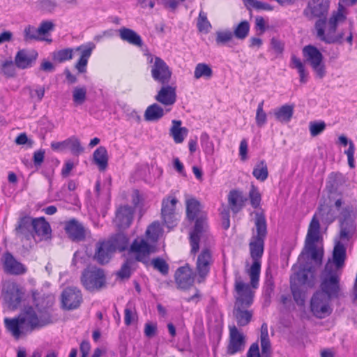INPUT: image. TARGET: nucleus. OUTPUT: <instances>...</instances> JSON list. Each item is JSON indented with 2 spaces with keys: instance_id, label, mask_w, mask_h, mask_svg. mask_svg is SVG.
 Segmentation results:
<instances>
[{
  "instance_id": "nucleus-1",
  "label": "nucleus",
  "mask_w": 357,
  "mask_h": 357,
  "mask_svg": "<svg viewBox=\"0 0 357 357\" xmlns=\"http://www.w3.org/2000/svg\"><path fill=\"white\" fill-rule=\"evenodd\" d=\"M329 7V0H310L303 11L307 20L317 19L314 23L315 36L326 44L337 42L342 38V34L336 35L335 31L347 19L345 8L340 4L327 19Z\"/></svg>"
},
{
  "instance_id": "nucleus-2",
  "label": "nucleus",
  "mask_w": 357,
  "mask_h": 357,
  "mask_svg": "<svg viewBox=\"0 0 357 357\" xmlns=\"http://www.w3.org/2000/svg\"><path fill=\"white\" fill-rule=\"evenodd\" d=\"M53 322L50 310L40 308L38 305H25L17 316L4 319L6 329L17 340Z\"/></svg>"
},
{
  "instance_id": "nucleus-3",
  "label": "nucleus",
  "mask_w": 357,
  "mask_h": 357,
  "mask_svg": "<svg viewBox=\"0 0 357 357\" xmlns=\"http://www.w3.org/2000/svg\"><path fill=\"white\" fill-rule=\"evenodd\" d=\"M234 290L235 303L233 310V316L238 326H245L251 321L252 311L248 310L253 302L254 293L249 284L244 283L240 276H236Z\"/></svg>"
},
{
  "instance_id": "nucleus-4",
  "label": "nucleus",
  "mask_w": 357,
  "mask_h": 357,
  "mask_svg": "<svg viewBox=\"0 0 357 357\" xmlns=\"http://www.w3.org/2000/svg\"><path fill=\"white\" fill-rule=\"evenodd\" d=\"M320 224L319 220L314 216L309 225L305 241V247L301 252L299 259L305 255L310 254V258L315 264L321 265L324 256V250L316 245L320 238Z\"/></svg>"
},
{
  "instance_id": "nucleus-5",
  "label": "nucleus",
  "mask_w": 357,
  "mask_h": 357,
  "mask_svg": "<svg viewBox=\"0 0 357 357\" xmlns=\"http://www.w3.org/2000/svg\"><path fill=\"white\" fill-rule=\"evenodd\" d=\"M340 274L338 271L334 268L331 259H328L320 275V291L331 298H337L340 289Z\"/></svg>"
},
{
  "instance_id": "nucleus-6",
  "label": "nucleus",
  "mask_w": 357,
  "mask_h": 357,
  "mask_svg": "<svg viewBox=\"0 0 357 357\" xmlns=\"http://www.w3.org/2000/svg\"><path fill=\"white\" fill-rule=\"evenodd\" d=\"M265 241L250 240L249 249L253 263L249 270L250 284L253 288H257L259 280L261 271V258L264 253Z\"/></svg>"
},
{
  "instance_id": "nucleus-7",
  "label": "nucleus",
  "mask_w": 357,
  "mask_h": 357,
  "mask_svg": "<svg viewBox=\"0 0 357 357\" xmlns=\"http://www.w3.org/2000/svg\"><path fill=\"white\" fill-rule=\"evenodd\" d=\"M146 61L150 64L151 77L154 81L161 85L169 83L172 70L165 61L160 57L150 53L146 54Z\"/></svg>"
},
{
  "instance_id": "nucleus-8",
  "label": "nucleus",
  "mask_w": 357,
  "mask_h": 357,
  "mask_svg": "<svg viewBox=\"0 0 357 357\" xmlns=\"http://www.w3.org/2000/svg\"><path fill=\"white\" fill-rule=\"evenodd\" d=\"M81 281L89 291H98L106 284V277L103 269L92 267L85 269L82 274Z\"/></svg>"
},
{
  "instance_id": "nucleus-9",
  "label": "nucleus",
  "mask_w": 357,
  "mask_h": 357,
  "mask_svg": "<svg viewBox=\"0 0 357 357\" xmlns=\"http://www.w3.org/2000/svg\"><path fill=\"white\" fill-rule=\"evenodd\" d=\"M24 289L15 282H8L3 287L1 296L7 307L11 310H17L24 297Z\"/></svg>"
},
{
  "instance_id": "nucleus-10",
  "label": "nucleus",
  "mask_w": 357,
  "mask_h": 357,
  "mask_svg": "<svg viewBox=\"0 0 357 357\" xmlns=\"http://www.w3.org/2000/svg\"><path fill=\"white\" fill-rule=\"evenodd\" d=\"M302 52L306 61L310 64L317 77L319 79L323 78L326 75V69L321 52L317 47L312 45H305Z\"/></svg>"
},
{
  "instance_id": "nucleus-11",
  "label": "nucleus",
  "mask_w": 357,
  "mask_h": 357,
  "mask_svg": "<svg viewBox=\"0 0 357 357\" xmlns=\"http://www.w3.org/2000/svg\"><path fill=\"white\" fill-rule=\"evenodd\" d=\"M154 252V247L149 244L144 238H136L128 249L130 254H133L137 261L146 265L149 264V256Z\"/></svg>"
},
{
  "instance_id": "nucleus-12",
  "label": "nucleus",
  "mask_w": 357,
  "mask_h": 357,
  "mask_svg": "<svg viewBox=\"0 0 357 357\" xmlns=\"http://www.w3.org/2000/svg\"><path fill=\"white\" fill-rule=\"evenodd\" d=\"M207 223L203 215L197 218L193 230L190 233V252L195 255L199 250V242L203 238H208Z\"/></svg>"
},
{
  "instance_id": "nucleus-13",
  "label": "nucleus",
  "mask_w": 357,
  "mask_h": 357,
  "mask_svg": "<svg viewBox=\"0 0 357 357\" xmlns=\"http://www.w3.org/2000/svg\"><path fill=\"white\" fill-rule=\"evenodd\" d=\"M214 259L212 252L208 248L202 250L198 255L196 261V272L198 275V282H204L210 272Z\"/></svg>"
},
{
  "instance_id": "nucleus-14",
  "label": "nucleus",
  "mask_w": 357,
  "mask_h": 357,
  "mask_svg": "<svg viewBox=\"0 0 357 357\" xmlns=\"http://www.w3.org/2000/svg\"><path fill=\"white\" fill-rule=\"evenodd\" d=\"M331 298L323 292L317 291L310 301V309L313 314L321 319L329 314L331 313L329 302Z\"/></svg>"
},
{
  "instance_id": "nucleus-15",
  "label": "nucleus",
  "mask_w": 357,
  "mask_h": 357,
  "mask_svg": "<svg viewBox=\"0 0 357 357\" xmlns=\"http://www.w3.org/2000/svg\"><path fill=\"white\" fill-rule=\"evenodd\" d=\"M82 301L81 291L75 287L65 288L61 294V306L66 310H73L78 308Z\"/></svg>"
},
{
  "instance_id": "nucleus-16",
  "label": "nucleus",
  "mask_w": 357,
  "mask_h": 357,
  "mask_svg": "<svg viewBox=\"0 0 357 357\" xmlns=\"http://www.w3.org/2000/svg\"><path fill=\"white\" fill-rule=\"evenodd\" d=\"M178 200L174 197H167L162 199L161 215L163 222L169 228L175 227L177 224V214L176 213V205Z\"/></svg>"
},
{
  "instance_id": "nucleus-17",
  "label": "nucleus",
  "mask_w": 357,
  "mask_h": 357,
  "mask_svg": "<svg viewBox=\"0 0 357 357\" xmlns=\"http://www.w3.org/2000/svg\"><path fill=\"white\" fill-rule=\"evenodd\" d=\"M342 215L343 220L341 222L340 237L342 239L349 240L356 231V213L352 208L347 207L344 208Z\"/></svg>"
},
{
  "instance_id": "nucleus-18",
  "label": "nucleus",
  "mask_w": 357,
  "mask_h": 357,
  "mask_svg": "<svg viewBox=\"0 0 357 357\" xmlns=\"http://www.w3.org/2000/svg\"><path fill=\"white\" fill-rule=\"evenodd\" d=\"M64 229L69 238L75 242L83 241L90 235V231L75 218L65 222Z\"/></svg>"
},
{
  "instance_id": "nucleus-19",
  "label": "nucleus",
  "mask_w": 357,
  "mask_h": 357,
  "mask_svg": "<svg viewBox=\"0 0 357 357\" xmlns=\"http://www.w3.org/2000/svg\"><path fill=\"white\" fill-rule=\"evenodd\" d=\"M1 261L3 265V271L9 275H20L26 273L27 268L21 262L17 261L9 252L3 254Z\"/></svg>"
},
{
  "instance_id": "nucleus-20",
  "label": "nucleus",
  "mask_w": 357,
  "mask_h": 357,
  "mask_svg": "<svg viewBox=\"0 0 357 357\" xmlns=\"http://www.w3.org/2000/svg\"><path fill=\"white\" fill-rule=\"evenodd\" d=\"M111 245L106 241L96 243L93 259L100 265H105L109 262L113 254Z\"/></svg>"
},
{
  "instance_id": "nucleus-21",
  "label": "nucleus",
  "mask_w": 357,
  "mask_h": 357,
  "mask_svg": "<svg viewBox=\"0 0 357 357\" xmlns=\"http://www.w3.org/2000/svg\"><path fill=\"white\" fill-rule=\"evenodd\" d=\"M134 208L128 205L121 206L116 211L114 223L119 229L129 227L133 220Z\"/></svg>"
},
{
  "instance_id": "nucleus-22",
  "label": "nucleus",
  "mask_w": 357,
  "mask_h": 357,
  "mask_svg": "<svg viewBox=\"0 0 357 357\" xmlns=\"http://www.w3.org/2000/svg\"><path fill=\"white\" fill-rule=\"evenodd\" d=\"M244 336L235 326L229 327V342L227 346V354L233 355L241 351L244 347Z\"/></svg>"
},
{
  "instance_id": "nucleus-23",
  "label": "nucleus",
  "mask_w": 357,
  "mask_h": 357,
  "mask_svg": "<svg viewBox=\"0 0 357 357\" xmlns=\"http://www.w3.org/2000/svg\"><path fill=\"white\" fill-rule=\"evenodd\" d=\"M155 99L165 107L173 105L176 101V87L169 84L162 85Z\"/></svg>"
},
{
  "instance_id": "nucleus-24",
  "label": "nucleus",
  "mask_w": 357,
  "mask_h": 357,
  "mask_svg": "<svg viewBox=\"0 0 357 357\" xmlns=\"http://www.w3.org/2000/svg\"><path fill=\"white\" fill-rule=\"evenodd\" d=\"M175 280L180 289H187L191 287L194 282V278L190 266L187 265L179 267L175 273Z\"/></svg>"
},
{
  "instance_id": "nucleus-25",
  "label": "nucleus",
  "mask_w": 357,
  "mask_h": 357,
  "mask_svg": "<svg viewBox=\"0 0 357 357\" xmlns=\"http://www.w3.org/2000/svg\"><path fill=\"white\" fill-rule=\"evenodd\" d=\"M38 57V53L35 50L22 49L19 50L15 57V63L20 69L31 67Z\"/></svg>"
},
{
  "instance_id": "nucleus-26",
  "label": "nucleus",
  "mask_w": 357,
  "mask_h": 357,
  "mask_svg": "<svg viewBox=\"0 0 357 357\" xmlns=\"http://www.w3.org/2000/svg\"><path fill=\"white\" fill-rule=\"evenodd\" d=\"M267 234V223L265 215L261 213H257L255 218V229H252L250 239L265 241Z\"/></svg>"
},
{
  "instance_id": "nucleus-27",
  "label": "nucleus",
  "mask_w": 357,
  "mask_h": 357,
  "mask_svg": "<svg viewBox=\"0 0 357 357\" xmlns=\"http://www.w3.org/2000/svg\"><path fill=\"white\" fill-rule=\"evenodd\" d=\"M94 47L95 45L93 43H89L86 45L79 46L75 49V51L81 52L80 57L75 64V68L79 73H83L86 71L88 60Z\"/></svg>"
},
{
  "instance_id": "nucleus-28",
  "label": "nucleus",
  "mask_w": 357,
  "mask_h": 357,
  "mask_svg": "<svg viewBox=\"0 0 357 357\" xmlns=\"http://www.w3.org/2000/svg\"><path fill=\"white\" fill-rule=\"evenodd\" d=\"M33 218L29 216H24L21 218L18 224L15 227L16 234L20 238H24L26 240H29L31 237H33Z\"/></svg>"
},
{
  "instance_id": "nucleus-29",
  "label": "nucleus",
  "mask_w": 357,
  "mask_h": 357,
  "mask_svg": "<svg viewBox=\"0 0 357 357\" xmlns=\"http://www.w3.org/2000/svg\"><path fill=\"white\" fill-rule=\"evenodd\" d=\"M228 205L233 213H238L244 206L247 198L243 195V192L238 190H231L228 196Z\"/></svg>"
},
{
  "instance_id": "nucleus-30",
  "label": "nucleus",
  "mask_w": 357,
  "mask_h": 357,
  "mask_svg": "<svg viewBox=\"0 0 357 357\" xmlns=\"http://www.w3.org/2000/svg\"><path fill=\"white\" fill-rule=\"evenodd\" d=\"M33 234L40 236L42 238H50L51 236V227L43 217L33 218Z\"/></svg>"
},
{
  "instance_id": "nucleus-31",
  "label": "nucleus",
  "mask_w": 357,
  "mask_h": 357,
  "mask_svg": "<svg viewBox=\"0 0 357 357\" xmlns=\"http://www.w3.org/2000/svg\"><path fill=\"white\" fill-rule=\"evenodd\" d=\"M119 33L120 38L128 43L129 44L141 47L143 45V41L141 36L134 30L122 27L119 29Z\"/></svg>"
},
{
  "instance_id": "nucleus-32",
  "label": "nucleus",
  "mask_w": 357,
  "mask_h": 357,
  "mask_svg": "<svg viewBox=\"0 0 357 357\" xmlns=\"http://www.w3.org/2000/svg\"><path fill=\"white\" fill-rule=\"evenodd\" d=\"M172 124L169 135L172 137L175 143H182L188 134V128L181 127L182 122L180 120H172Z\"/></svg>"
},
{
  "instance_id": "nucleus-33",
  "label": "nucleus",
  "mask_w": 357,
  "mask_h": 357,
  "mask_svg": "<svg viewBox=\"0 0 357 357\" xmlns=\"http://www.w3.org/2000/svg\"><path fill=\"white\" fill-rule=\"evenodd\" d=\"M345 259L346 248L342 243L337 241L333 251V261L331 260V261L334 265V268L338 271L344 266Z\"/></svg>"
},
{
  "instance_id": "nucleus-34",
  "label": "nucleus",
  "mask_w": 357,
  "mask_h": 357,
  "mask_svg": "<svg viewBox=\"0 0 357 357\" xmlns=\"http://www.w3.org/2000/svg\"><path fill=\"white\" fill-rule=\"evenodd\" d=\"M294 108V105L286 104L275 109L273 114L275 119L282 123H289L293 116Z\"/></svg>"
},
{
  "instance_id": "nucleus-35",
  "label": "nucleus",
  "mask_w": 357,
  "mask_h": 357,
  "mask_svg": "<svg viewBox=\"0 0 357 357\" xmlns=\"http://www.w3.org/2000/svg\"><path fill=\"white\" fill-rule=\"evenodd\" d=\"M169 111L170 109H167L165 111L161 106L157 103H153L146 108L144 112V119L146 121H157L163 117L165 112Z\"/></svg>"
},
{
  "instance_id": "nucleus-36",
  "label": "nucleus",
  "mask_w": 357,
  "mask_h": 357,
  "mask_svg": "<svg viewBox=\"0 0 357 357\" xmlns=\"http://www.w3.org/2000/svg\"><path fill=\"white\" fill-rule=\"evenodd\" d=\"M94 163L100 171H105L108 165L107 151L104 146H99L93 154Z\"/></svg>"
},
{
  "instance_id": "nucleus-37",
  "label": "nucleus",
  "mask_w": 357,
  "mask_h": 357,
  "mask_svg": "<svg viewBox=\"0 0 357 357\" xmlns=\"http://www.w3.org/2000/svg\"><path fill=\"white\" fill-rule=\"evenodd\" d=\"M108 242L112 247V250L114 252L116 250H119L120 252L125 251L128 248V238L123 234H117L115 236H114L112 239L106 241Z\"/></svg>"
},
{
  "instance_id": "nucleus-38",
  "label": "nucleus",
  "mask_w": 357,
  "mask_h": 357,
  "mask_svg": "<svg viewBox=\"0 0 357 357\" xmlns=\"http://www.w3.org/2000/svg\"><path fill=\"white\" fill-rule=\"evenodd\" d=\"M314 271L312 267L303 268L296 273V279L302 284H307L309 287L314 285Z\"/></svg>"
},
{
  "instance_id": "nucleus-39",
  "label": "nucleus",
  "mask_w": 357,
  "mask_h": 357,
  "mask_svg": "<svg viewBox=\"0 0 357 357\" xmlns=\"http://www.w3.org/2000/svg\"><path fill=\"white\" fill-rule=\"evenodd\" d=\"M352 29V24L351 23H347V20H345V22L343 24L340 25L335 31V34L339 35L342 34V38L335 43H331L330 44H342L343 43L344 38L346 36V41L349 43L350 45H352L353 42V34L351 31Z\"/></svg>"
},
{
  "instance_id": "nucleus-40",
  "label": "nucleus",
  "mask_w": 357,
  "mask_h": 357,
  "mask_svg": "<svg viewBox=\"0 0 357 357\" xmlns=\"http://www.w3.org/2000/svg\"><path fill=\"white\" fill-rule=\"evenodd\" d=\"M261 356L269 357L271 354V342L268 337V326L267 324L264 323L261 327Z\"/></svg>"
},
{
  "instance_id": "nucleus-41",
  "label": "nucleus",
  "mask_w": 357,
  "mask_h": 357,
  "mask_svg": "<svg viewBox=\"0 0 357 357\" xmlns=\"http://www.w3.org/2000/svg\"><path fill=\"white\" fill-rule=\"evenodd\" d=\"M338 142L340 144L344 146L349 145V148L347 150L344 151V153L347 155L349 166L351 168H354L355 167L354 156L355 151L354 144L352 141L349 140L348 138L344 135H342L338 137Z\"/></svg>"
},
{
  "instance_id": "nucleus-42",
  "label": "nucleus",
  "mask_w": 357,
  "mask_h": 357,
  "mask_svg": "<svg viewBox=\"0 0 357 357\" xmlns=\"http://www.w3.org/2000/svg\"><path fill=\"white\" fill-rule=\"evenodd\" d=\"M291 67L292 68H296L299 74L300 82L303 84H305L308 80V73L306 71L305 68L301 60L296 56L295 55H292L291 57Z\"/></svg>"
},
{
  "instance_id": "nucleus-43",
  "label": "nucleus",
  "mask_w": 357,
  "mask_h": 357,
  "mask_svg": "<svg viewBox=\"0 0 357 357\" xmlns=\"http://www.w3.org/2000/svg\"><path fill=\"white\" fill-rule=\"evenodd\" d=\"M250 29V25L248 21L243 20L234 26L233 36L238 40H243L248 36Z\"/></svg>"
},
{
  "instance_id": "nucleus-44",
  "label": "nucleus",
  "mask_w": 357,
  "mask_h": 357,
  "mask_svg": "<svg viewBox=\"0 0 357 357\" xmlns=\"http://www.w3.org/2000/svg\"><path fill=\"white\" fill-rule=\"evenodd\" d=\"M200 202L195 198L188 199L186 202V214L189 220H194L200 211Z\"/></svg>"
},
{
  "instance_id": "nucleus-45",
  "label": "nucleus",
  "mask_w": 357,
  "mask_h": 357,
  "mask_svg": "<svg viewBox=\"0 0 357 357\" xmlns=\"http://www.w3.org/2000/svg\"><path fill=\"white\" fill-rule=\"evenodd\" d=\"M213 76V70L209 65L204 63H199L196 65L194 71V77L197 79L204 77L209 79Z\"/></svg>"
},
{
  "instance_id": "nucleus-46",
  "label": "nucleus",
  "mask_w": 357,
  "mask_h": 357,
  "mask_svg": "<svg viewBox=\"0 0 357 357\" xmlns=\"http://www.w3.org/2000/svg\"><path fill=\"white\" fill-rule=\"evenodd\" d=\"M253 176L256 179L263 182L268 178V172L266 163L261 160L256 164L252 171Z\"/></svg>"
},
{
  "instance_id": "nucleus-47",
  "label": "nucleus",
  "mask_w": 357,
  "mask_h": 357,
  "mask_svg": "<svg viewBox=\"0 0 357 357\" xmlns=\"http://www.w3.org/2000/svg\"><path fill=\"white\" fill-rule=\"evenodd\" d=\"M234 38L230 29L219 30L215 32V43L218 46L225 45Z\"/></svg>"
},
{
  "instance_id": "nucleus-48",
  "label": "nucleus",
  "mask_w": 357,
  "mask_h": 357,
  "mask_svg": "<svg viewBox=\"0 0 357 357\" xmlns=\"http://www.w3.org/2000/svg\"><path fill=\"white\" fill-rule=\"evenodd\" d=\"M24 40L25 42L29 43L33 40L40 41L45 40V38L41 37L38 28L33 26L28 25L24 29Z\"/></svg>"
},
{
  "instance_id": "nucleus-49",
  "label": "nucleus",
  "mask_w": 357,
  "mask_h": 357,
  "mask_svg": "<svg viewBox=\"0 0 357 357\" xmlns=\"http://www.w3.org/2000/svg\"><path fill=\"white\" fill-rule=\"evenodd\" d=\"M66 145L67 149H69L71 153L75 155H79L84 150L78 138L75 136L66 139Z\"/></svg>"
},
{
  "instance_id": "nucleus-50",
  "label": "nucleus",
  "mask_w": 357,
  "mask_h": 357,
  "mask_svg": "<svg viewBox=\"0 0 357 357\" xmlns=\"http://www.w3.org/2000/svg\"><path fill=\"white\" fill-rule=\"evenodd\" d=\"M86 99V88L76 86L73 91V100L76 105H82Z\"/></svg>"
},
{
  "instance_id": "nucleus-51",
  "label": "nucleus",
  "mask_w": 357,
  "mask_h": 357,
  "mask_svg": "<svg viewBox=\"0 0 357 357\" xmlns=\"http://www.w3.org/2000/svg\"><path fill=\"white\" fill-rule=\"evenodd\" d=\"M73 50L70 48L63 49L52 53V59L59 63H62L73 58Z\"/></svg>"
},
{
  "instance_id": "nucleus-52",
  "label": "nucleus",
  "mask_w": 357,
  "mask_h": 357,
  "mask_svg": "<svg viewBox=\"0 0 357 357\" xmlns=\"http://www.w3.org/2000/svg\"><path fill=\"white\" fill-rule=\"evenodd\" d=\"M264 100H261L257 106L256 111L255 121L258 127H263L267 121V114L264 111Z\"/></svg>"
},
{
  "instance_id": "nucleus-53",
  "label": "nucleus",
  "mask_w": 357,
  "mask_h": 357,
  "mask_svg": "<svg viewBox=\"0 0 357 357\" xmlns=\"http://www.w3.org/2000/svg\"><path fill=\"white\" fill-rule=\"evenodd\" d=\"M15 66L12 60L5 61L1 63V70L7 78L13 77L16 75Z\"/></svg>"
},
{
  "instance_id": "nucleus-54",
  "label": "nucleus",
  "mask_w": 357,
  "mask_h": 357,
  "mask_svg": "<svg viewBox=\"0 0 357 357\" xmlns=\"http://www.w3.org/2000/svg\"><path fill=\"white\" fill-rule=\"evenodd\" d=\"M160 233V225L158 222H154L151 224L146 231V236L151 241H156L158 238Z\"/></svg>"
},
{
  "instance_id": "nucleus-55",
  "label": "nucleus",
  "mask_w": 357,
  "mask_h": 357,
  "mask_svg": "<svg viewBox=\"0 0 357 357\" xmlns=\"http://www.w3.org/2000/svg\"><path fill=\"white\" fill-rule=\"evenodd\" d=\"M197 26L199 31H205L208 32L209 29L211 28V24L207 19L206 13L202 10L199 12Z\"/></svg>"
},
{
  "instance_id": "nucleus-56",
  "label": "nucleus",
  "mask_w": 357,
  "mask_h": 357,
  "mask_svg": "<svg viewBox=\"0 0 357 357\" xmlns=\"http://www.w3.org/2000/svg\"><path fill=\"white\" fill-rule=\"evenodd\" d=\"M151 264L153 268L158 271L161 274L165 275L169 272V265L165 259L157 257L153 259Z\"/></svg>"
},
{
  "instance_id": "nucleus-57",
  "label": "nucleus",
  "mask_w": 357,
  "mask_h": 357,
  "mask_svg": "<svg viewBox=\"0 0 357 357\" xmlns=\"http://www.w3.org/2000/svg\"><path fill=\"white\" fill-rule=\"evenodd\" d=\"M249 198L250 200V204L254 208H257L259 206L261 203V194L258 189L255 185H252L249 192Z\"/></svg>"
},
{
  "instance_id": "nucleus-58",
  "label": "nucleus",
  "mask_w": 357,
  "mask_h": 357,
  "mask_svg": "<svg viewBox=\"0 0 357 357\" xmlns=\"http://www.w3.org/2000/svg\"><path fill=\"white\" fill-rule=\"evenodd\" d=\"M131 262L129 260L126 261L117 271L116 275L121 280L130 278L131 275Z\"/></svg>"
},
{
  "instance_id": "nucleus-59",
  "label": "nucleus",
  "mask_w": 357,
  "mask_h": 357,
  "mask_svg": "<svg viewBox=\"0 0 357 357\" xmlns=\"http://www.w3.org/2000/svg\"><path fill=\"white\" fill-rule=\"evenodd\" d=\"M326 128L324 121H311L309 124L310 135L312 137L320 135Z\"/></svg>"
},
{
  "instance_id": "nucleus-60",
  "label": "nucleus",
  "mask_w": 357,
  "mask_h": 357,
  "mask_svg": "<svg viewBox=\"0 0 357 357\" xmlns=\"http://www.w3.org/2000/svg\"><path fill=\"white\" fill-rule=\"evenodd\" d=\"M54 24L52 21L45 20L43 21L39 26L38 27V31H39V33L40 36H45L49 32L54 30Z\"/></svg>"
},
{
  "instance_id": "nucleus-61",
  "label": "nucleus",
  "mask_w": 357,
  "mask_h": 357,
  "mask_svg": "<svg viewBox=\"0 0 357 357\" xmlns=\"http://www.w3.org/2000/svg\"><path fill=\"white\" fill-rule=\"evenodd\" d=\"M274 288H275L274 281H273L272 276L269 275H268V273H266V281H265V284H264L265 295L267 297L271 298V295L273 294V293L274 291Z\"/></svg>"
},
{
  "instance_id": "nucleus-62",
  "label": "nucleus",
  "mask_w": 357,
  "mask_h": 357,
  "mask_svg": "<svg viewBox=\"0 0 357 357\" xmlns=\"http://www.w3.org/2000/svg\"><path fill=\"white\" fill-rule=\"evenodd\" d=\"M291 291L294 301L298 305H303L305 301V294L297 287L291 285Z\"/></svg>"
},
{
  "instance_id": "nucleus-63",
  "label": "nucleus",
  "mask_w": 357,
  "mask_h": 357,
  "mask_svg": "<svg viewBox=\"0 0 357 357\" xmlns=\"http://www.w3.org/2000/svg\"><path fill=\"white\" fill-rule=\"evenodd\" d=\"M271 45L275 52L278 54H282L284 49V43L280 40L273 37L271 40Z\"/></svg>"
},
{
  "instance_id": "nucleus-64",
  "label": "nucleus",
  "mask_w": 357,
  "mask_h": 357,
  "mask_svg": "<svg viewBox=\"0 0 357 357\" xmlns=\"http://www.w3.org/2000/svg\"><path fill=\"white\" fill-rule=\"evenodd\" d=\"M42 8L49 13L54 11L56 8L58 6V3L54 0H43L40 2Z\"/></svg>"
}]
</instances>
